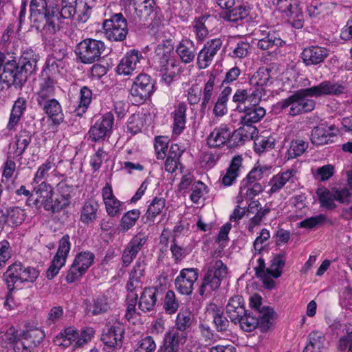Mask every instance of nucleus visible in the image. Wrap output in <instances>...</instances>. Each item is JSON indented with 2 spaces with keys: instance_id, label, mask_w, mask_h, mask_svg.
Masks as SVG:
<instances>
[{
  "instance_id": "obj_1",
  "label": "nucleus",
  "mask_w": 352,
  "mask_h": 352,
  "mask_svg": "<svg viewBox=\"0 0 352 352\" xmlns=\"http://www.w3.org/2000/svg\"><path fill=\"white\" fill-rule=\"evenodd\" d=\"M344 83L331 80H323L317 85L300 89L285 99L279 101L276 106L280 111H285L291 116H296L312 111L316 102L309 98L339 96L346 94Z\"/></svg>"
},
{
  "instance_id": "obj_2",
  "label": "nucleus",
  "mask_w": 352,
  "mask_h": 352,
  "mask_svg": "<svg viewBox=\"0 0 352 352\" xmlns=\"http://www.w3.org/2000/svg\"><path fill=\"white\" fill-rule=\"evenodd\" d=\"M37 61L38 56L31 49L24 51L18 61L11 60L4 63V57L0 56V82L8 87L21 88L36 70Z\"/></svg>"
},
{
  "instance_id": "obj_3",
  "label": "nucleus",
  "mask_w": 352,
  "mask_h": 352,
  "mask_svg": "<svg viewBox=\"0 0 352 352\" xmlns=\"http://www.w3.org/2000/svg\"><path fill=\"white\" fill-rule=\"evenodd\" d=\"M272 69L267 67L259 68L253 76L252 80H255L256 87L248 92L247 89H238L232 96V101L238 103L237 105H248L253 102H260L261 98L265 95V89L263 87L270 80V72Z\"/></svg>"
},
{
  "instance_id": "obj_4",
  "label": "nucleus",
  "mask_w": 352,
  "mask_h": 352,
  "mask_svg": "<svg viewBox=\"0 0 352 352\" xmlns=\"http://www.w3.org/2000/svg\"><path fill=\"white\" fill-rule=\"evenodd\" d=\"M94 334L95 331L91 327L83 328L79 333L75 327H69L54 338V343L63 349H68L73 351L89 342Z\"/></svg>"
},
{
  "instance_id": "obj_5",
  "label": "nucleus",
  "mask_w": 352,
  "mask_h": 352,
  "mask_svg": "<svg viewBox=\"0 0 352 352\" xmlns=\"http://www.w3.org/2000/svg\"><path fill=\"white\" fill-rule=\"evenodd\" d=\"M39 274L35 267H25L21 262H14L8 267L3 274V278L8 286L16 283H34Z\"/></svg>"
},
{
  "instance_id": "obj_6",
  "label": "nucleus",
  "mask_w": 352,
  "mask_h": 352,
  "mask_svg": "<svg viewBox=\"0 0 352 352\" xmlns=\"http://www.w3.org/2000/svg\"><path fill=\"white\" fill-rule=\"evenodd\" d=\"M45 332L34 323L28 322L20 333V339L14 346L15 352H30L39 345L45 338Z\"/></svg>"
},
{
  "instance_id": "obj_7",
  "label": "nucleus",
  "mask_w": 352,
  "mask_h": 352,
  "mask_svg": "<svg viewBox=\"0 0 352 352\" xmlns=\"http://www.w3.org/2000/svg\"><path fill=\"white\" fill-rule=\"evenodd\" d=\"M104 49V44L101 41L87 38L76 45L75 54L82 63L91 64L99 59Z\"/></svg>"
},
{
  "instance_id": "obj_8",
  "label": "nucleus",
  "mask_w": 352,
  "mask_h": 352,
  "mask_svg": "<svg viewBox=\"0 0 352 352\" xmlns=\"http://www.w3.org/2000/svg\"><path fill=\"white\" fill-rule=\"evenodd\" d=\"M94 259V254L89 251L78 253L66 276L67 283H73L80 278L93 265Z\"/></svg>"
},
{
  "instance_id": "obj_9",
  "label": "nucleus",
  "mask_w": 352,
  "mask_h": 352,
  "mask_svg": "<svg viewBox=\"0 0 352 352\" xmlns=\"http://www.w3.org/2000/svg\"><path fill=\"white\" fill-rule=\"evenodd\" d=\"M69 239V236L65 234L59 241L57 252L54 256L50 266L46 271V276L48 279H52L58 274L60 268L65 265L71 249Z\"/></svg>"
},
{
  "instance_id": "obj_10",
  "label": "nucleus",
  "mask_w": 352,
  "mask_h": 352,
  "mask_svg": "<svg viewBox=\"0 0 352 352\" xmlns=\"http://www.w3.org/2000/svg\"><path fill=\"white\" fill-rule=\"evenodd\" d=\"M153 88L154 83L150 76L140 74L135 78L130 93L136 102L142 103L151 96Z\"/></svg>"
},
{
  "instance_id": "obj_11",
  "label": "nucleus",
  "mask_w": 352,
  "mask_h": 352,
  "mask_svg": "<svg viewBox=\"0 0 352 352\" xmlns=\"http://www.w3.org/2000/svg\"><path fill=\"white\" fill-rule=\"evenodd\" d=\"M254 34L257 36V47L261 50L281 47L285 44L278 33L269 27L261 26L255 30Z\"/></svg>"
},
{
  "instance_id": "obj_12",
  "label": "nucleus",
  "mask_w": 352,
  "mask_h": 352,
  "mask_svg": "<svg viewBox=\"0 0 352 352\" xmlns=\"http://www.w3.org/2000/svg\"><path fill=\"white\" fill-rule=\"evenodd\" d=\"M222 45L223 41L220 38H215L206 41L197 54V67L199 69H206L209 67L214 57L221 48Z\"/></svg>"
},
{
  "instance_id": "obj_13",
  "label": "nucleus",
  "mask_w": 352,
  "mask_h": 352,
  "mask_svg": "<svg viewBox=\"0 0 352 352\" xmlns=\"http://www.w3.org/2000/svg\"><path fill=\"white\" fill-rule=\"evenodd\" d=\"M53 188L45 182H41L34 188L32 195L27 199V204L31 207L39 208L48 202L53 196Z\"/></svg>"
},
{
  "instance_id": "obj_14",
  "label": "nucleus",
  "mask_w": 352,
  "mask_h": 352,
  "mask_svg": "<svg viewBox=\"0 0 352 352\" xmlns=\"http://www.w3.org/2000/svg\"><path fill=\"white\" fill-rule=\"evenodd\" d=\"M296 175L297 170L292 167L274 175L270 179L271 188L269 192L274 194L279 192L287 183L295 184V186H298L299 183Z\"/></svg>"
},
{
  "instance_id": "obj_15",
  "label": "nucleus",
  "mask_w": 352,
  "mask_h": 352,
  "mask_svg": "<svg viewBox=\"0 0 352 352\" xmlns=\"http://www.w3.org/2000/svg\"><path fill=\"white\" fill-rule=\"evenodd\" d=\"M260 102H256L255 104L252 102L248 105H237L236 110L243 113L244 115L241 117V124H251L259 122L266 114L265 109L259 106Z\"/></svg>"
},
{
  "instance_id": "obj_16",
  "label": "nucleus",
  "mask_w": 352,
  "mask_h": 352,
  "mask_svg": "<svg viewBox=\"0 0 352 352\" xmlns=\"http://www.w3.org/2000/svg\"><path fill=\"white\" fill-rule=\"evenodd\" d=\"M329 54V50L327 48L312 45L303 50L301 58L306 66L316 65L324 62Z\"/></svg>"
},
{
  "instance_id": "obj_17",
  "label": "nucleus",
  "mask_w": 352,
  "mask_h": 352,
  "mask_svg": "<svg viewBox=\"0 0 352 352\" xmlns=\"http://www.w3.org/2000/svg\"><path fill=\"white\" fill-rule=\"evenodd\" d=\"M217 77L214 74L208 76V80L204 85L201 93V103H200V113H205L207 109H210L213 98L217 94L216 88Z\"/></svg>"
},
{
  "instance_id": "obj_18",
  "label": "nucleus",
  "mask_w": 352,
  "mask_h": 352,
  "mask_svg": "<svg viewBox=\"0 0 352 352\" xmlns=\"http://www.w3.org/2000/svg\"><path fill=\"white\" fill-rule=\"evenodd\" d=\"M61 21L58 13L56 14L52 8L51 12L43 16V19L34 23L36 29L41 30L46 35L54 34L60 28Z\"/></svg>"
},
{
  "instance_id": "obj_19",
  "label": "nucleus",
  "mask_w": 352,
  "mask_h": 352,
  "mask_svg": "<svg viewBox=\"0 0 352 352\" xmlns=\"http://www.w3.org/2000/svg\"><path fill=\"white\" fill-rule=\"evenodd\" d=\"M142 58V54L138 51L133 50L127 52L117 66L116 73L124 76L131 74L137 69L138 65Z\"/></svg>"
},
{
  "instance_id": "obj_20",
  "label": "nucleus",
  "mask_w": 352,
  "mask_h": 352,
  "mask_svg": "<svg viewBox=\"0 0 352 352\" xmlns=\"http://www.w3.org/2000/svg\"><path fill=\"white\" fill-rule=\"evenodd\" d=\"M227 267L221 260L215 261L213 266L208 268L204 275L201 286L214 285L220 286L221 280L226 276Z\"/></svg>"
},
{
  "instance_id": "obj_21",
  "label": "nucleus",
  "mask_w": 352,
  "mask_h": 352,
  "mask_svg": "<svg viewBox=\"0 0 352 352\" xmlns=\"http://www.w3.org/2000/svg\"><path fill=\"white\" fill-rule=\"evenodd\" d=\"M285 265V254L280 253L275 255L271 260V264L268 268L266 269L263 277V283L266 286H273V283H271L270 278H277L280 277L283 272V267Z\"/></svg>"
},
{
  "instance_id": "obj_22",
  "label": "nucleus",
  "mask_w": 352,
  "mask_h": 352,
  "mask_svg": "<svg viewBox=\"0 0 352 352\" xmlns=\"http://www.w3.org/2000/svg\"><path fill=\"white\" fill-rule=\"evenodd\" d=\"M38 106L50 118L56 125L63 122L64 116L62 112L61 106L54 98L37 102Z\"/></svg>"
},
{
  "instance_id": "obj_23",
  "label": "nucleus",
  "mask_w": 352,
  "mask_h": 352,
  "mask_svg": "<svg viewBox=\"0 0 352 352\" xmlns=\"http://www.w3.org/2000/svg\"><path fill=\"white\" fill-rule=\"evenodd\" d=\"M230 130L226 126L214 128L207 138V144L211 148H219L223 145L228 146Z\"/></svg>"
},
{
  "instance_id": "obj_24",
  "label": "nucleus",
  "mask_w": 352,
  "mask_h": 352,
  "mask_svg": "<svg viewBox=\"0 0 352 352\" xmlns=\"http://www.w3.org/2000/svg\"><path fill=\"white\" fill-rule=\"evenodd\" d=\"M175 51L181 60L185 64L192 63L197 54L195 43L190 38L181 40L177 45Z\"/></svg>"
},
{
  "instance_id": "obj_25",
  "label": "nucleus",
  "mask_w": 352,
  "mask_h": 352,
  "mask_svg": "<svg viewBox=\"0 0 352 352\" xmlns=\"http://www.w3.org/2000/svg\"><path fill=\"white\" fill-rule=\"evenodd\" d=\"M187 338L186 331H182L175 328L165 334L164 347L166 352H176L180 345L183 344Z\"/></svg>"
},
{
  "instance_id": "obj_26",
  "label": "nucleus",
  "mask_w": 352,
  "mask_h": 352,
  "mask_svg": "<svg viewBox=\"0 0 352 352\" xmlns=\"http://www.w3.org/2000/svg\"><path fill=\"white\" fill-rule=\"evenodd\" d=\"M187 105L181 102L175 106V110L171 113L173 120V133L180 135L186 128Z\"/></svg>"
},
{
  "instance_id": "obj_27",
  "label": "nucleus",
  "mask_w": 352,
  "mask_h": 352,
  "mask_svg": "<svg viewBox=\"0 0 352 352\" xmlns=\"http://www.w3.org/2000/svg\"><path fill=\"white\" fill-rule=\"evenodd\" d=\"M243 298L239 295H235L230 298L226 305V313L231 321L237 324L239 317L245 313Z\"/></svg>"
},
{
  "instance_id": "obj_28",
  "label": "nucleus",
  "mask_w": 352,
  "mask_h": 352,
  "mask_svg": "<svg viewBox=\"0 0 352 352\" xmlns=\"http://www.w3.org/2000/svg\"><path fill=\"white\" fill-rule=\"evenodd\" d=\"M27 104L28 101L24 97H19L14 101L7 124V129L9 131L15 130L16 126L18 125L27 109Z\"/></svg>"
},
{
  "instance_id": "obj_29",
  "label": "nucleus",
  "mask_w": 352,
  "mask_h": 352,
  "mask_svg": "<svg viewBox=\"0 0 352 352\" xmlns=\"http://www.w3.org/2000/svg\"><path fill=\"white\" fill-rule=\"evenodd\" d=\"M128 34L127 22L122 13L111 16V36L115 41H122Z\"/></svg>"
},
{
  "instance_id": "obj_30",
  "label": "nucleus",
  "mask_w": 352,
  "mask_h": 352,
  "mask_svg": "<svg viewBox=\"0 0 352 352\" xmlns=\"http://www.w3.org/2000/svg\"><path fill=\"white\" fill-rule=\"evenodd\" d=\"M110 130V115L105 114L101 120H98L89 131V138L94 142L104 140Z\"/></svg>"
},
{
  "instance_id": "obj_31",
  "label": "nucleus",
  "mask_w": 352,
  "mask_h": 352,
  "mask_svg": "<svg viewBox=\"0 0 352 352\" xmlns=\"http://www.w3.org/2000/svg\"><path fill=\"white\" fill-rule=\"evenodd\" d=\"M243 157L237 155L233 157L229 167L225 174L221 175V182L226 186H231L239 175V171L242 167Z\"/></svg>"
},
{
  "instance_id": "obj_32",
  "label": "nucleus",
  "mask_w": 352,
  "mask_h": 352,
  "mask_svg": "<svg viewBox=\"0 0 352 352\" xmlns=\"http://www.w3.org/2000/svg\"><path fill=\"white\" fill-rule=\"evenodd\" d=\"M184 153L182 149L177 144H172L168 156L164 162V169L168 173H174L179 167L182 168L180 162V158Z\"/></svg>"
},
{
  "instance_id": "obj_33",
  "label": "nucleus",
  "mask_w": 352,
  "mask_h": 352,
  "mask_svg": "<svg viewBox=\"0 0 352 352\" xmlns=\"http://www.w3.org/2000/svg\"><path fill=\"white\" fill-rule=\"evenodd\" d=\"M157 287H144L141 292L139 308L144 312L153 309L156 303V293Z\"/></svg>"
},
{
  "instance_id": "obj_34",
  "label": "nucleus",
  "mask_w": 352,
  "mask_h": 352,
  "mask_svg": "<svg viewBox=\"0 0 352 352\" xmlns=\"http://www.w3.org/2000/svg\"><path fill=\"white\" fill-rule=\"evenodd\" d=\"M232 91V89L230 86L223 87L212 109V112L215 116L222 117L228 113L227 102Z\"/></svg>"
},
{
  "instance_id": "obj_35",
  "label": "nucleus",
  "mask_w": 352,
  "mask_h": 352,
  "mask_svg": "<svg viewBox=\"0 0 352 352\" xmlns=\"http://www.w3.org/2000/svg\"><path fill=\"white\" fill-rule=\"evenodd\" d=\"M316 195L318 197L320 207L329 210H333L336 208L337 205L335 204L336 199L334 198L333 188L329 190L324 186H319L316 190Z\"/></svg>"
},
{
  "instance_id": "obj_36",
  "label": "nucleus",
  "mask_w": 352,
  "mask_h": 352,
  "mask_svg": "<svg viewBox=\"0 0 352 352\" xmlns=\"http://www.w3.org/2000/svg\"><path fill=\"white\" fill-rule=\"evenodd\" d=\"M324 341V335L322 331H311L309 335V342L305 347L303 352H322Z\"/></svg>"
},
{
  "instance_id": "obj_37",
  "label": "nucleus",
  "mask_w": 352,
  "mask_h": 352,
  "mask_svg": "<svg viewBox=\"0 0 352 352\" xmlns=\"http://www.w3.org/2000/svg\"><path fill=\"white\" fill-rule=\"evenodd\" d=\"M166 205V200L163 197H155L148 205L146 212L144 215L145 223L153 222L155 217L162 212Z\"/></svg>"
},
{
  "instance_id": "obj_38",
  "label": "nucleus",
  "mask_w": 352,
  "mask_h": 352,
  "mask_svg": "<svg viewBox=\"0 0 352 352\" xmlns=\"http://www.w3.org/2000/svg\"><path fill=\"white\" fill-rule=\"evenodd\" d=\"M138 298V294L136 291V287H133L129 289L126 296V311L125 313L126 319L131 322L134 323V319L138 316L136 312V304Z\"/></svg>"
},
{
  "instance_id": "obj_39",
  "label": "nucleus",
  "mask_w": 352,
  "mask_h": 352,
  "mask_svg": "<svg viewBox=\"0 0 352 352\" xmlns=\"http://www.w3.org/2000/svg\"><path fill=\"white\" fill-rule=\"evenodd\" d=\"M81 6H79L78 0H62V8H54L56 14L58 13L60 19H71L76 13L77 10L80 11Z\"/></svg>"
},
{
  "instance_id": "obj_40",
  "label": "nucleus",
  "mask_w": 352,
  "mask_h": 352,
  "mask_svg": "<svg viewBox=\"0 0 352 352\" xmlns=\"http://www.w3.org/2000/svg\"><path fill=\"white\" fill-rule=\"evenodd\" d=\"M335 135L327 131L322 124L314 127L311 133V141L315 145H324L331 141V138Z\"/></svg>"
},
{
  "instance_id": "obj_41",
  "label": "nucleus",
  "mask_w": 352,
  "mask_h": 352,
  "mask_svg": "<svg viewBox=\"0 0 352 352\" xmlns=\"http://www.w3.org/2000/svg\"><path fill=\"white\" fill-rule=\"evenodd\" d=\"M140 211L133 209L126 212L122 217L118 228L119 232H126L132 228L140 217Z\"/></svg>"
},
{
  "instance_id": "obj_42",
  "label": "nucleus",
  "mask_w": 352,
  "mask_h": 352,
  "mask_svg": "<svg viewBox=\"0 0 352 352\" xmlns=\"http://www.w3.org/2000/svg\"><path fill=\"white\" fill-rule=\"evenodd\" d=\"M285 16L287 18V21L293 28L296 29H300L304 25V14L301 8L297 4L296 6H293V8L287 11L285 13Z\"/></svg>"
},
{
  "instance_id": "obj_43",
  "label": "nucleus",
  "mask_w": 352,
  "mask_h": 352,
  "mask_svg": "<svg viewBox=\"0 0 352 352\" xmlns=\"http://www.w3.org/2000/svg\"><path fill=\"white\" fill-rule=\"evenodd\" d=\"M30 17L34 23L43 19L50 12L45 0H32L30 6Z\"/></svg>"
},
{
  "instance_id": "obj_44",
  "label": "nucleus",
  "mask_w": 352,
  "mask_h": 352,
  "mask_svg": "<svg viewBox=\"0 0 352 352\" xmlns=\"http://www.w3.org/2000/svg\"><path fill=\"white\" fill-rule=\"evenodd\" d=\"M92 99V92L86 86L80 91L79 102L75 108L74 113L77 116H82L87 110Z\"/></svg>"
},
{
  "instance_id": "obj_45",
  "label": "nucleus",
  "mask_w": 352,
  "mask_h": 352,
  "mask_svg": "<svg viewBox=\"0 0 352 352\" xmlns=\"http://www.w3.org/2000/svg\"><path fill=\"white\" fill-rule=\"evenodd\" d=\"M98 206L94 201H87L81 210L80 221L86 224L93 223L97 218Z\"/></svg>"
},
{
  "instance_id": "obj_46",
  "label": "nucleus",
  "mask_w": 352,
  "mask_h": 352,
  "mask_svg": "<svg viewBox=\"0 0 352 352\" xmlns=\"http://www.w3.org/2000/svg\"><path fill=\"white\" fill-rule=\"evenodd\" d=\"M197 270L186 268L181 270L179 275L175 280V286H182V284L192 286L198 278Z\"/></svg>"
},
{
  "instance_id": "obj_47",
  "label": "nucleus",
  "mask_w": 352,
  "mask_h": 352,
  "mask_svg": "<svg viewBox=\"0 0 352 352\" xmlns=\"http://www.w3.org/2000/svg\"><path fill=\"white\" fill-rule=\"evenodd\" d=\"M32 135L30 131L22 130L16 136L15 156H21L32 141Z\"/></svg>"
},
{
  "instance_id": "obj_48",
  "label": "nucleus",
  "mask_w": 352,
  "mask_h": 352,
  "mask_svg": "<svg viewBox=\"0 0 352 352\" xmlns=\"http://www.w3.org/2000/svg\"><path fill=\"white\" fill-rule=\"evenodd\" d=\"M54 94V80L50 77L44 78L41 84L40 90L36 95V102L50 99Z\"/></svg>"
},
{
  "instance_id": "obj_49",
  "label": "nucleus",
  "mask_w": 352,
  "mask_h": 352,
  "mask_svg": "<svg viewBox=\"0 0 352 352\" xmlns=\"http://www.w3.org/2000/svg\"><path fill=\"white\" fill-rule=\"evenodd\" d=\"M209 16L202 15L196 17L192 21V32L195 34L196 38L199 41H203L208 34V30L205 23Z\"/></svg>"
},
{
  "instance_id": "obj_50",
  "label": "nucleus",
  "mask_w": 352,
  "mask_h": 352,
  "mask_svg": "<svg viewBox=\"0 0 352 352\" xmlns=\"http://www.w3.org/2000/svg\"><path fill=\"white\" fill-rule=\"evenodd\" d=\"M6 214L8 226L11 227H16L21 225L26 217L25 210L20 207L9 208L6 211Z\"/></svg>"
},
{
  "instance_id": "obj_51",
  "label": "nucleus",
  "mask_w": 352,
  "mask_h": 352,
  "mask_svg": "<svg viewBox=\"0 0 352 352\" xmlns=\"http://www.w3.org/2000/svg\"><path fill=\"white\" fill-rule=\"evenodd\" d=\"M124 324L119 321L116 322L111 325V338L113 336V342L111 340V351L114 349H121L123 343L124 333Z\"/></svg>"
},
{
  "instance_id": "obj_52",
  "label": "nucleus",
  "mask_w": 352,
  "mask_h": 352,
  "mask_svg": "<svg viewBox=\"0 0 352 352\" xmlns=\"http://www.w3.org/2000/svg\"><path fill=\"white\" fill-rule=\"evenodd\" d=\"M240 187L243 192V195L249 200H252L264 190L263 186L260 183H253L245 179L241 181Z\"/></svg>"
},
{
  "instance_id": "obj_53",
  "label": "nucleus",
  "mask_w": 352,
  "mask_h": 352,
  "mask_svg": "<svg viewBox=\"0 0 352 352\" xmlns=\"http://www.w3.org/2000/svg\"><path fill=\"white\" fill-rule=\"evenodd\" d=\"M250 14V8L245 6H239L226 12L224 19L232 22H236L247 17Z\"/></svg>"
},
{
  "instance_id": "obj_54",
  "label": "nucleus",
  "mask_w": 352,
  "mask_h": 352,
  "mask_svg": "<svg viewBox=\"0 0 352 352\" xmlns=\"http://www.w3.org/2000/svg\"><path fill=\"white\" fill-rule=\"evenodd\" d=\"M308 148V142L302 140H293L287 149L285 157L287 160L294 159L302 155Z\"/></svg>"
},
{
  "instance_id": "obj_55",
  "label": "nucleus",
  "mask_w": 352,
  "mask_h": 352,
  "mask_svg": "<svg viewBox=\"0 0 352 352\" xmlns=\"http://www.w3.org/2000/svg\"><path fill=\"white\" fill-rule=\"evenodd\" d=\"M161 47L155 49V63L156 69L160 72L166 68L176 67L175 63H169L170 54L168 52H163Z\"/></svg>"
},
{
  "instance_id": "obj_56",
  "label": "nucleus",
  "mask_w": 352,
  "mask_h": 352,
  "mask_svg": "<svg viewBox=\"0 0 352 352\" xmlns=\"http://www.w3.org/2000/svg\"><path fill=\"white\" fill-rule=\"evenodd\" d=\"M271 166L258 165L254 166L243 179L253 183H259L265 176L270 174Z\"/></svg>"
},
{
  "instance_id": "obj_57",
  "label": "nucleus",
  "mask_w": 352,
  "mask_h": 352,
  "mask_svg": "<svg viewBox=\"0 0 352 352\" xmlns=\"http://www.w3.org/2000/svg\"><path fill=\"white\" fill-rule=\"evenodd\" d=\"M237 323L240 324L241 328L245 331H252L256 328L259 323V320L256 316L251 313H245L241 317H239Z\"/></svg>"
},
{
  "instance_id": "obj_58",
  "label": "nucleus",
  "mask_w": 352,
  "mask_h": 352,
  "mask_svg": "<svg viewBox=\"0 0 352 352\" xmlns=\"http://www.w3.org/2000/svg\"><path fill=\"white\" fill-rule=\"evenodd\" d=\"M254 151L257 153H264L267 151L272 149L275 146V139L272 136L257 137L254 140Z\"/></svg>"
},
{
  "instance_id": "obj_59",
  "label": "nucleus",
  "mask_w": 352,
  "mask_h": 352,
  "mask_svg": "<svg viewBox=\"0 0 352 352\" xmlns=\"http://www.w3.org/2000/svg\"><path fill=\"white\" fill-rule=\"evenodd\" d=\"M327 221H329V219L324 214H319L318 215L307 218L300 221L298 223V227L307 229H313L322 225Z\"/></svg>"
},
{
  "instance_id": "obj_60",
  "label": "nucleus",
  "mask_w": 352,
  "mask_h": 352,
  "mask_svg": "<svg viewBox=\"0 0 352 352\" xmlns=\"http://www.w3.org/2000/svg\"><path fill=\"white\" fill-rule=\"evenodd\" d=\"M144 270L145 263L139 258L129 274V280L127 286H133L134 284L140 283L141 278L144 275Z\"/></svg>"
},
{
  "instance_id": "obj_61",
  "label": "nucleus",
  "mask_w": 352,
  "mask_h": 352,
  "mask_svg": "<svg viewBox=\"0 0 352 352\" xmlns=\"http://www.w3.org/2000/svg\"><path fill=\"white\" fill-rule=\"evenodd\" d=\"M202 87L199 84H192L187 90L186 97L190 106L201 103Z\"/></svg>"
},
{
  "instance_id": "obj_62",
  "label": "nucleus",
  "mask_w": 352,
  "mask_h": 352,
  "mask_svg": "<svg viewBox=\"0 0 352 352\" xmlns=\"http://www.w3.org/2000/svg\"><path fill=\"white\" fill-rule=\"evenodd\" d=\"M334 198L336 201L342 204H349L352 202V190L348 186L333 187Z\"/></svg>"
},
{
  "instance_id": "obj_63",
  "label": "nucleus",
  "mask_w": 352,
  "mask_h": 352,
  "mask_svg": "<svg viewBox=\"0 0 352 352\" xmlns=\"http://www.w3.org/2000/svg\"><path fill=\"white\" fill-rule=\"evenodd\" d=\"M343 331L345 332V335L339 339L338 349L342 351L348 349L347 352H352V324H346Z\"/></svg>"
},
{
  "instance_id": "obj_64",
  "label": "nucleus",
  "mask_w": 352,
  "mask_h": 352,
  "mask_svg": "<svg viewBox=\"0 0 352 352\" xmlns=\"http://www.w3.org/2000/svg\"><path fill=\"white\" fill-rule=\"evenodd\" d=\"M156 344L151 336L140 339L134 348V352H155Z\"/></svg>"
}]
</instances>
